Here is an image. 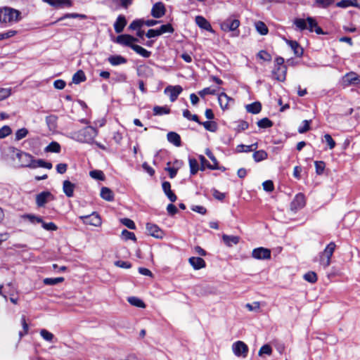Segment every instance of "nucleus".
Here are the masks:
<instances>
[{
    "label": "nucleus",
    "mask_w": 360,
    "mask_h": 360,
    "mask_svg": "<svg viewBox=\"0 0 360 360\" xmlns=\"http://www.w3.org/2000/svg\"><path fill=\"white\" fill-rule=\"evenodd\" d=\"M97 135L98 130L95 127L88 126L73 132L72 138L79 142L91 144Z\"/></svg>",
    "instance_id": "1"
},
{
    "label": "nucleus",
    "mask_w": 360,
    "mask_h": 360,
    "mask_svg": "<svg viewBox=\"0 0 360 360\" xmlns=\"http://www.w3.org/2000/svg\"><path fill=\"white\" fill-rule=\"evenodd\" d=\"M293 23L300 31L309 30V32H315L317 34H324L323 30L318 26L316 20L312 17H307L306 20L295 18Z\"/></svg>",
    "instance_id": "2"
},
{
    "label": "nucleus",
    "mask_w": 360,
    "mask_h": 360,
    "mask_svg": "<svg viewBox=\"0 0 360 360\" xmlns=\"http://www.w3.org/2000/svg\"><path fill=\"white\" fill-rule=\"evenodd\" d=\"M284 58L281 56H278L275 58L274 68L272 70V74L274 78L280 82H284L286 77L287 66L284 64Z\"/></svg>",
    "instance_id": "3"
},
{
    "label": "nucleus",
    "mask_w": 360,
    "mask_h": 360,
    "mask_svg": "<svg viewBox=\"0 0 360 360\" xmlns=\"http://www.w3.org/2000/svg\"><path fill=\"white\" fill-rule=\"evenodd\" d=\"M20 12L18 10L5 7L0 9V22H18L20 20Z\"/></svg>",
    "instance_id": "4"
},
{
    "label": "nucleus",
    "mask_w": 360,
    "mask_h": 360,
    "mask_svg": "<svg viewBox=\"0 0 360 360\" xmlns=\"http://www.w3.org/2000/svg\"><path fill=\"white\" fill-rule=\"evenodd\" d=\"M336 245L330 242L319 255V262L323 267H327L330 264L331 257L335 251Z\"/></svg>",
    "instance_id": "5"
},
{
    "label": "nucleus",
    "mask_w": 360,
    "mask_h": 360,
    "mask_svg": "<svg viewBox=\"0 0 360 360\" xmlns=\"http://www.w3.org/2000/svg\"><path fill=\"white\" fill-rule=\"evenodd\" d=\"M240 25V21L238 19L229 18L221 23V28L225 32H233V36L239 35V30H238Z\"/></svg>",
    "instance_id": "6"
},
{
    "label": "nucleus",
    "mask_w": 360,
    "mask_h": 360,
    "mask_svg": "<svg viewBox=\"0 0 360 360\" xmlns=\"http://www.w3.org/2000/svg\"><path fill=\"white\" fill-rule=\"evenodd\" d=\"M232 350L233 354L238 357L245 358L248 354V345L240 340L236 341L233 344Z\"/></svg>",
    "instance_id": "7"
},
{
    "label": "nucleus",
    "mask_w": 360,
    "mask_h": 360,
    "mask_svg": "<svg viewBox=\"0 0 360 360\" xmlns=\"http://www.w3.org/2000/svg\"><path fill=\"white\" fill-rule=\"evenodd\" d=\"M79 219L84 224L94 226H99L102 223L99 214L95 212H92L91 214L80 216Z\"/></svg>",
    "instance_id": "8"
},
{
    "label": "nucleus",
    "mask_w": 360,
    "mask_h": 360,
    "mask_svg": "<svg viewBox=\"0 0 360 360\" xmlns=\"http://www.w3.org/2000/svg\"><path fill=\"white\" fill-rule=\"evenodd\" d=\"M53 200V195L49 191H42L36 195V204L39 207H44L48 202Z\"/></svg>",
    "instance_id": "9"
},
{
    "label": "nucleus",
    "mask_w": 360,
    "mask_h": 360,
    "mask_svg": "<svg viewBox=\"0 0 360 360\" xmlns=\"http://www.w3.org/2000/svg\"><path fill=\"white\" fill-rule=\"evenodd\" d=\"M139 39L129 34H120L118 35L115 39V42L128 46L132 49L133 46H134L135 42H138Z\"/></svg>",
    "instance_id": "10"
},
{
    "label": "nucleus",
    "mask_w": 360,
    "mask_h": 360,
    "mask_svg": "<svg viewBox=\"0 0 360 360\" xmlns=\"http://www.w3.org/2000/svg\"><path fill=\"white\" fill-rule=\"evenodd\" d=\"M271 250L263 247L255 248L252 252V257L256 259H269L271 258Z\"/></svg>",
    "instance_id": "11"
},
{
    "label": "nucleus",
    "mask_w": 360,
    "mask_h": 360,
    "mask_svg": "<svg viewBox=\"0 0 360 360\" xmlns=\"http://www.w3.org/2000/svg\"><path fill=\"white\" fill-rule=\"evenodd\" d=\"M146 230L148 235L158 238L162 239L165 236V232L156 224L152 223L146 224Z\"/></svg>",
    "instance_id": "12"
},
{
    "label": "nucleus",
    "mask_w": 360,
    "mask_h": 360,
    "mask_svg": "<svg viewBox=\"0 0 360 360\" xmlns=\"http://www.w3.org/2000/svg\"><path fill=\"white\" fill-rule=\"evenodd\" d=\"M305 205V197L304 195L300 193H297L293 200L290 203V208L292 211H297L302 209Z\"/></svg>",
    "instance_id": "13"
},
{
    "label": "nucleus",
    "mask_w": 360,
    "mask_h": 360,
    "mask_svg": "<svg viewBox=\"0 0 360 360\" xmlns=\"http://www.w3.org/2000/svg\"><path fill=\"white\" fill-rule=\"evenodd\" d=\"M182 91H183V89L181 86L176 85V86H167L165 89V92L169 94L170 101L172 102H174L176 100L179 95L182 92Z\"/></svg>",
    "instance_id": "14"
},
{
    "label": "nucleus",
    "mask_w": 360,
    "mask_h": 360,
    "mask_svg": "<svg viewBox=\"0 0 360 360\" xmlns=\"http://www.w3.org/2000/svg\"><path fill=\"white\" fill-rule=\"evenodd\" d=\"M165 14V7L162 2L155 3L151 9V15L155 18H160Z\"/></svg>",
    "instance_id": "15"
},
{
    "label": "nucleus",
    "mask_w": 360,
    "mask_h": 360,
    "mask_svg": "<svg viewBox=\"0 0 360 360\" xmlns=\"http://www.w3.org/2000/svg\"><path fill=\"white\" fill-rule=\"evenodd\" d=\"M343 82L346 85L360 84V77L354 72L347 73L343 77Z\"/></svg>",
    "instance_id": "16"
},
{
    "label": "nucleus",
    "mask_w": 360,
    "mask_h": 360,
    "mask_svg": "<svg viewBox=\"0 0 360 360\" xmlns=\"http://www.w3.org/2000/svg\"><path fill=\"white\" fill-rule=\"evenodd\" d=\"M218 102L220 108L223 110H227L229 108V102H234V100L229 97L226 93L222 92L218 95Z\"/></svg>",
    "instance_id": "17"
},
{
    "label": "nucleus",
    "mask_w": 360,
    "mask_h": 360,
    "mask_svg": "<svg viewBox=\"0 0 360 360\" xmlns=\"http://www.w3.org/2000/svg\"><path fill=\"white\" fill-rule=\"evenodd\" d=\"M188 262L195 270H199L205 268L206 266L205 260L198 257H191L189 258Z\"/></svg>",
    "instance_id": "18"
},
{
    "label": "nucleus",
    "mask_w": 360,
    "mask_h": 360,
    "mask_svg": "<svg viewBox=\"0 0 360 360\" xmlns=\"http://www.w3.org/2000/svg\"><path fill=\"white\" fill-rule=\"evenodd\" d=\"M162 190L169 200L174 202L176 200V195L171 190V184L169 181H164L162 184Z\"/></svg>",
    "instance_id": "19"
},
{
    "label": "nucleus",
    "mask_w": 360,
    "mask_h": 360,
    "mask_svg": "<svg viewBox=\"0 0 360 360\" xmlns=\"http://www.w3.org/2000/svg\"><path fill=\"white\" fill-rule=\"evenodd\" d=\"M127 25V20L124 15H120L114 23V29L116 33H121Z\"/></svg>",
    "instance_id": "20"
},
{
    "label": "nucleus",
    "mask_w": 360,
    "mask_h": 360,
    "mask_svg": "<svg viewBox=\"0 0 360 360\" xmlns=\"http://www.w3.org/2000/svg\"><path fill=\"white\" fill-rule=\"evenodd\" d=\"M75 188V185L69 180H65L63 181V191L67 197L71 198L73 196Z\"/></svg>",
    "instance_id": "21"
},
{
    "label": "nucleus",
    "mask_w": 360,
    "mask_h": 360,
    "mask_svg": "<svg viewBox=\"0 0 360 360\" xmlns=\"http://www.w3.org/2000/svg\"><path fill=\"white\" fill-rule=\"evenodd\" d=\"M286 43L293 51L294 54L296 56L301 57L303 55V49L300 46L297 41L292 40H287Z\"/></svg>",
    "instance_id": "22"
},
{
    "label": "nucleus",
    "mask_w": 360,
    "mask_h": 360,
    "mask_svg": "<svg viewBox=\"0 0 360 360\" xmlns=\"http://www.w3.org/2000/svg\"><path fill=\"white\" fill-rule=\"evenodd\" d=\"M222 240L226 246L232 247L233 245H237L239 243L240 237L223 234Z\"/></svg>",
    "instance_id": "23"
},
{
    "label": "nucleus",
    "mask_w": 360,
    "mask_h": 360,
    "mask_svg": "<svg viewBox=\"0 0 360 360\" xmlns=\"http://www.w3.org/2000/svg\"><path fill=\"white\" fill-rule=\"evenodd\" d=\"M195 23L202 29H204L207 31H212V28L210 23L201 15H198L195 17Z\"/></svg>",
    "instance_id": "24"
},
{
    "label": "nucleus",
    "mask_w": 360,
    "mask_h": 360,
    "mask_svg": "<svg viewBox=\"0 0 360 360\" xmlns=\"http://www.w3.org/2000/svg\"><path fill=\"white\" fill-rule=\"evenodd\" d=\"M108 60L113 66L125 64L127 62V60L120 55L110 56L108 57Z\"/></svg>",
    "instance_id": "25"
},
{
    "label": "nucleus",
    "mask_w": 360,
    "mask_h": 360,
    "mask_svg": "<svg viewBox=\"0 0 360 360\" xmlns=\"http://www.w3.org/2000/svg\"><path fill=\"white\" fill-rule=\"evenodd\" d=\"M101 197L108 202H112L114 200V193L112 190H110L108 187H102L101 189Z\"/></svg>",
    "instance_id": "26"
},
{
    "label": "nucleus",
    "mask_w": 360,
    "mask_h": 360,
    "mask_svg": "<svg viewBox=\"0 0 360 360\" xmlns=\"http://www.w3.org/2000/svg\"><path fill=\"white\" fill-rule=\"evenodd\" d=\"M167 137L168 141L175 146L179 147L181 146V137L177 133L170 131L167 134Z\"/></svg>",
    "instance_id": "27"
},
{
    "label": "nucleus",
    "mask_w": 360,
    "mask_h": 360,
    "mask_svg": "<svg viewBox=\"0 0 360 360\" xmlns=\"http://www.w3.org/2000/svg\"><path fill=\"white\" fill-rule=\"evenodd\" d=\"M245 109L248 112L252 114H258L262 110V105L260 102L255 101L252 103L246 105Z\"/></svg>",
    "instance_id": "28"
},
{
    "label": "nucleus",
    "mask_w": 360,
    "mask_h": 360,
    "mask_svg": "<svg viewBox=\"0 0 360 360\" xmlns=\"http://www.w3.org/2000/svg\"><path fill=\"white\" fill-rule=\"evenodd\" d=\"M9 152L11 154L13 159L17 158L19 160V159H21L22 158L28 157V153L14 147H10Z\"/></svg>",
    "instance_id": "29"
},
{
    "label": "nucleus",
    "mask_w": 360,
    "mask_h": 360,
    "mask_svg": "<svg viewBox=\"0 0 360 360\" xmlns=\"http://www.w3.org/2000/svg\"><path fill=\"white\" fill-rule=\"evenodd\" d=\"M24 219L28 220L32 224H39L42 222V217L33 214H25L21 217Z\"/></svg>",
    "instance_id": "30"
},
{
    "label": "nucleus",
    "mask_w": 360,
    "mask_h": 360,
    "mask_svg": "<svg viewBox=\"0 0 360 360\" xmlns=\"http://www.w3.org/2000/svg\"><path fill=\"white\" fill-rule=\"evenodd\" d=\"M252 158L256 162H261L268 158V153L264 150H256L252 155Z\"/></svg>",
    "instance_id": "31"
},
{
    "label": "nucleus",
    "mask_w": 360,
    "mask_h": 360,
    "mask_svg": "<svg viewBox=\"0 0 360 360\" xmlns=\"http://www.w3.org/2000/svg\"><path fill=\"white\" fill-rule=\"evenodd\" d=\"M132 50H134L137 54L141 56L143 58H149L151 55V52L145 49L139 45L135 44L133 46Z\"/></svg>",
    "instance_id": "32"
},
{
    "label": "nucleus",
    "mask_w": 360,
    "mask_h": 360,
    "mask_svg": "<svg viewBox=\"0 0 360 360\" xmlns=\"http://www.w3.org/2000/svg\"><path fill=\"white\" fill-rule=\"evenodd\" d=\"M86 79L84 72L79 70L76 72L72 76V82L74 84H79L82 82H84Z\"/></svg>",
    "instance_id": "33"
},
{
    "label": "nucleus",
    "mask_w": 360,
    "mask_h": 360,
    "mask_svg": "<svg viewBox=\"0 0 360 360\" xmlns=\"http://www.w3.org/2000/svg\"><path fill=\"white\" fill-rule=\"evenodd\" d=\"M32 167H43L48 169H51L52 168V164L49 162L44 161V160L39 159L34 161Z\"/></svg>",
    "instance_id": "34"
},
{
    "label": "nucleus",
    "mask_w": 360,
    "mask_h": 360,
    "mask_svg": "<svg viewBox=\"0 0 360 360\" xmlns=\"http://www.w3.org/2000/svg\"><path fill=\"white\" fill-rule=\"evenodd\" d=\"M57 116L50 115L46 117V122L50 129H55L57 127Z\"/></svg>",
    "instance_id": "35"
},
{
    "label": "nucleus",
    "mask_w": 360,
    "mask_h": 360,
    "mask_svg": "<svg viewBox=\"0 0 360 360\" xmlns=\"http://www.w3.org/2000/svg\"><path fill=\"white\" fill-rule=\"evenodd\" d=\"M153 110L154 115H167L170 112V109L167 106L155 105L154 106Z\"/></svg>",
    "instance_id": "36"
},
{
    "label": "nucleus",
    "mask_w": 360,
    "mask_h": 360,
    "mask_svg": "<svg viewBox=\"0 0 360 360\" xmlns=\"http://www.w3.org/2000/svg\"><path fill=\"white\" fill-rule=\"evenodd\" d=\"M60 145L56 141L51 142L44 149L45 152L60 153Z\"/></svg>",
    "instance_id": "37"
},
{
    "label": "nucleus",
    "mask_w": 360,
    "mask_h": 360,
    "mask_svg": "<svg viewBox=\"0 0 360 360\" xmlns=\"http://www.w3.org/2000/svg\"><path fill=\"white\" fill-rule=\"evenodd\" d=\"M200 125H202L207 131L211 132H215L218 129L217 122L214 121L202 122Z\"/></svg>",
    "instance_id": "38"
},
{
    "label": "nucleus",
    "mask_w": 360,
    "mask_h": 360,
    "mask_svg": "<svg viewBox=\"0 0 360 360\" xmlns=\"http://www.w3.org/2000/svg\"><path fill=\"white\" fill-rule=\"evenodd\" d=\"M52 6H65L70 7L72 6L70 0H44Z\"/></svg>",
    "instance_id": "39"
},
{
    "label": "nucleus",
    "mask_w": 360,
    "mask_h": 360,
    "mask_svg": "<svg viewBox=\"0 0 360 360\" xmlns=\"http://www.w3.org/2000/svg\"><path fill=\"white\" fill-rule=\"evenodd\" d=\"M255 27L257 31L262 35H266L269 32L267 26L262 21L257 22L255 23Z\"/></svg>",
    "instance_id": "40"
},
{
    "label": "nucleus",
    "mask_w": 360,
    "mask_h": 360,
    "mask_svg": "<svg viewBox=\"0 0 360 360\" xmlns=\"http://www.w3.org/2000/svg\"><path fill=\"white\" fill-rule=\"evenodd\" d=\"M257 126L262 129L271 127L274 124L273 122L267 117L262 118L257 122Z\"/></svg>",
    "instance_id": "41"
},
{
    "label": "nucleus",
    "mask_w": 360,
    "mask_h": 360,
    "mask_svg": "<svg viewBox=\"0 0 360 360\" xmlns=\"http://www.w3.org/2000/svg\"><path fill=\"white\" fill-rule=\"evenodd\" d=\"M34 161V160H33L32 155H30L29 153H28V157L22 158L21 159H19V163L20 164V166H22V167H32Z\"/></svg>",
    "instance_id": "42"
},
{
    "label": "nucleus",
    "mask_w": 360,
    "mask_h": 360,
    "mask_svg": "<svg viewBox=\"0 0 360 360\" xmlns=\"http://www.w3.org/2000/svg\"><path fill=\"white\" fill-rule=\"evenodd\" d=\"M63 281V277L46 278L44 279L43 282L45 285H57L58 283H62Z\"/></svg>",
    "instance_id": "43"
},
{
    "label": "nucleus",
    "mask_w": 360,
    "mask_h": 360,
    "mask_svg": "<svg viewBox=\"0 0 360 360\" xmlns=\"http://www.w3.org/2000/svg\"><path fill=\"white\" fill-rule=\"evenodd\" d=\"M189 167L191 175H195L199 170V164L195 158H189Z\"/></svg>",
    "instance_id": "44"
},
{
    "label": "nucleus",
    "mask_w": 360,
    "mask_h": 360,
    "mask_svg": "<svg viewBox=\"0 0 360 360\" xmlns=\"http://www.w3.org/2000/svg\"><path fill=\"white\" fill-rule=\"evenodd\" d=\"M128 302L133 306L140 307V308H144L145 304L144 302L140 300L138 297H130L128 298Z\"/></svg>",
    "instance_id": "45"
},
{
    "label": "nucleus",
    "mask_w": 360,
    "mask_h": 360,
    "mask_svg": "<svg viewBox=\"0 0 360 360\" xmlns=\"http://www.w3.org/2000/svg\"><path fill=\"white\" fill-rule=\"evenodd\" d=\"M40 335L44 340H46L47 342H51L53 341V339H54L53 334L51 333V332L48 331L46 329H41L40 330Z\"/></svg>",
    "instance_id": "46"
},
{
    "label": "nucleus",
    "mask_w": 360,
    "mask_h": 360,
    "mask_svg": "<svg viewBox=\"0 0 360 360\" xmlns=\"http://www.w3.org/2000/svg\"><path fill=\"white\" fill-rule=\"evenodd\" d=\"M89 175L91 178L100 181H103L105 179V175L101 170H92L89 172Z\"/></svg>",
    "instance_id": "47"
},
{
    "label": "nucleus",
    "mask_w": 360,
    "mask_h": 360,
    "mask_svg": "<svg viewBox=\"0 0 360 360\" xmlns=\"http://www.w3.org/2000/svg\"><path fill=\"white\" fill-rule=\"evenodd\" d=\"M144 25V20L138 19L133 20L129 26V29L131 30H138Z\"/></svg>",
    "instance_id": "48"
},
{
    "label": "nucleus",
    "mask_w": 360,
    "mask_h": 360,
    "mask_svg": "<svg viewBox=\"0 0 360 360\" xmlns=\"http://www.w3.org/2000/svg\"><path fill=\"white\" fill-rule=\"evenodd\" d=\"M158 30L160 32V35H162L165 33H171L172 34L174 31L172 25L170 23H167V24L161 25L158 28Z\"/></svg>",
    "instance_id": "49"
},
{
    "label": "nucleus",
    "mask_w": 360,
    "mask_h": 360,
    "mask_svg": "<svg viewBox=\"0 0 360 360\" xmlns=\"http://www.w3.org/2000/svg\"><path fill=\"white\" fill-rule=\"evenodd\" d=\"M21 324H22L23 330L19 332L20 339H21L23 336H25L28 333L29 326L26 322L25 316H22V317H21Z\"/></svg>",
    "instance_id": "50"
},
{
    "label": "nucleus",
    "mask_w": 360,
    "mask_h": 360,
    "mask_svg": "<svg viewBox=\"0 0 360 360\" xmlns=\"http://www.w3.org/2000/svg\"><path fill=\"white\" fill-rule=\"evenodd\" d=\"M304 278L311 283H314L317 281V276L314 271H309L304 275Z\"/></svg>",
    "instance_id": "51"
},
{
    "label": "nucleus",
    "mask_w": 360,
    "mask_h": 360,
    "mask_svg": "<svg viewBox=\"0 0 360 360\" xmlns=\"http://www.w3.org/2000/svg\"><path fill=\"white\" fill-rule=\"evenodd\" d=\"M42 228L46 231H56L58 226L53 222L46 223L42 219V222L39 223Z\"/></svg>",
    "instance_id": "52"
},
{
    "label": "nucleus",
    "mask_w": 360,
    "mask_h": 360,
    "mask_svg": "<svg viewBox=\"0 0 360 360\" xmlns=\"http://www.w3.org/2000/svg\"><path fill=\"white\" fill-rule=\"evenodd\" d=\"M122 236L125 240H131L135 241L136 240V236L133 232H130L127 229L122 231Z\"/></svg>",
    "instance_id": "53"
},
{
    "label": "nucleus",
    "mask_w": 360,
    "mask_h": 360,
    "mask_svg": "<svg viewBox=\"0 0 360 360\" xmlns=\"http://www.w3.org/2000/svg\"><path fill=\"white\" fill-rule=\"evenodd\" d=\"M216 94V90L212 89L210 87H206L198 91V95L201 98H204L206 95H214Z\"/></svg>",
    "instance_id": "54"
},
{
    "label": "nucleus",
    "mask_w": 360,
    "mask_h": 360,
    "mask_svg": "<svg viewBox=\"0 0 360 360\" xmlns=\"http://www.w3.org/2000/svg\"><path fill=\"white\" fill-rule=\"evenodd\" d=\"M28 134V130L26 128H21L15 132V141H20L26 137Z\"/></svg>",
    "instance_id": "55"
},
{
    "label": "nucleus",
    "mask_w": 360,
    "mask_h": 360,
    "mask_svg": "<svg viewBox=\"0 0 360 360\" xmlns=\"http://www.w3.org/2000/svg\"><path fill=\"white\" fill-rule=\"evenodd\" d=\"M335 0H315L318 7L326 8L333 4Z\"/></svg>",
    "instance_id": "56"
},
{
    "label": "nucleus",
    "mask_w": 360,
    "mask_h": 360,
    "mask_svg": "<svg viewBox=\"0 0 360 360\" xmlns=\"http://www.w3.org/2000/svg\"><path fill=\"white\" fill-rule=\"evenodd\" d=\"M316 172L317 174L321 175L323 173L326 164L323 161H315Z\"/></svg>",
    "instance_id": "57"
},
{
    "label": "nucleus",
    "mask_w": 360,
    "mask_h": 360,
    "mask_svg": "<svg viewBox=\"0 0 360 360\" xmlns=\"http://www.w3.org/2000/svg\"><path fill=\"white\" fill-rule=\"evenodd\" d=\"M121 223L129 229H136V225L133 220L129 218H123L120 219Z\"/></svg>",
    "instance_id": "58"
},
{
    "label": "nucleus",
    "mask_w": 360,
    "mask_h": 360,
    "mask_svg": "<svg viewBox=\"0 0 360 360\" xmlns=\"http://www.w3.org/2000/svg\"><path fill=\"white\" fill-rule=\"evenodd\" d=\"M12 133L11 127L8 125H4L0 129V139H4Z\"/></svg>",
    "instance_id": "59"
},
{
    "label": "nucleus",
    "mask_w": 360,
    "mask_h": 360,
    "mask_svg": "<svg viewBox=\"0 0 360 360\" xmlns=\"http://www.w3.org/2000/svg\"><path fill=\"white\" fill-rule=\"evenodd\" d=\"M310 122H311V120H304L302 122V126H300L299 128H298V132L300 134H304L305 132H307V131L309 130L310 129Z\"/></svg>",
    "instance_id": "60"
},
{
    "label": "nucleus",
    "mask_w": 360,
    "mask_h": 360,
    "mask_svg": "<svg viewBox=\"0 0 360 360\" xmlns=\"http://www.w3.org/2000/svg\"><path fill=\"white\" fill-rule=\"evenodd\" d=\"M336 6L339 8L354 6V0H342L336 4Z\"/></svg>",
    "instance_id": "61"
},
{
    "label": "nucleus",
    "mask_w": 360,
    "mask_h": 360,
    "mask_svg": "<svg viewBox=\"0 0 360 360\" xmlns=\"http://www.w3.org/2000/svg\"><path fill=\"white\" fill-rule=\"evenodd\" d=\"M271 353L272 349L271 346L269 345H264L260 348L258 354L259 356H262L263 354L271 355Z\"/></svg>",
    "instance_id": "62"
},
{
    "label": "nucleus",
    "mask_w": 360,
    "mask_h": 360,
    "mask_svg": "<svg viewBox=\"0 0 360 360\" xmlns=\"http://www.w3.org/2000/svg\"><path fill=\"white\" fill-rule=\"evenodd\" d=\"M257 57L264 61H271V56L266 51L262 50L257 53Z\"/></svg>",
    "instance_id": "63"
},
{
    "label": "nucleus",
    "mask_w": 360,
    "mask_h": 360,
    "mask_svg": "<svg viewBox=\"0 0 360 360\" xmlns=\"http://www.w3.org/2000/svg\"><path fill=\"white\" fill-rule=\"evenodd\" d=\"M324 139L325 141L328 145L330 149H333L335 147V141L333 139L332 136L330 134H325Z\"/></svg>",
    "instance_id": "64"
}]
</instances>
